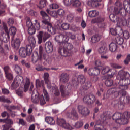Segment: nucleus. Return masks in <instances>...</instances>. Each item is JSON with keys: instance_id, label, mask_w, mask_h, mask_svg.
<instances>
[{"instance_id": "1", "label": "nucleus", "mask_w": 130, "mask_h": 130, "mask_svg": "<svg viewBox=\"0 0 130 130\" xmlns=\"http://www.w3.org/2000/svg\"><path fill=\"white\" fill-rule=\"evenodd\" d=\"M24 81V82H23ZM24 84V92H27L29 88V93H31L33 91V89H34V85L33 83H30V79L28 78H26L24 80L23 79V77L20 75H18L14 79V82L11 84V88L12 90H15V89H17V87H19L21 83Z\"/></svg>"}, {"instance_id": "2", "label": "nucleus", "mask_w": 130, "mask_h": 130, "mask_svg": "<svg viewBox=\"0 0 130 130\" xmlns=\"http://www.w3.org/2000/svg\"><path fill=\"white\" fill-rule=\"evenodd\" d=\"M130 84V79L126 78L125 79L121 80L119 82V88H112L109 90L110 92L118 94L120 97H124L126 95V91L124 90L128 89V85Z\"/></svg>"}, {"instance_id": "3", "label": "nucleus", "mask_w": 130, "mask_h": 130, "mask_svg": "<svg viewBox=\"0 0 130 130\" xmlns=\"http://www.w3.org/2000/svg\"><path fill=\"white\" fill-rule=\"evenodd\" d=\"M28 41L30 45H27L26 48L21 47L19 49V55L21 57H26L27 55H31V53H32V52L33 51V48L35 47V44H36L35 38L33 36L29 37Z\"/></svg>"}, {"instance_id": "4", "label": "nucleus", "mask_w": 130, "mask_h": 130, "mask_svg": "<svg viewBox=\"0 0 130 130\" xmlns=\"http://www.w3.org/2000/svg\"><path fill=\"white\" fill-rule=\"evenodd\" d=\"M112 118L116 123L123 125L127 124L128 119L130 118V112H124L123 114L119 112H116L113 115Z\"/></svg>"}, {"instance_id": "5", "label": "nucleus", "mask_w": 130, "mask_h": 130, "mask_svg": "<svg viewBox=\"0 0 130 130\" xmlns=\"http://www.w3.org/2000/svg\"><path fill=\"white\" fill-rule=\"evenodd\" d=\"M61 46V47L59 48L58 52L62 56H64L65 57L71 56L72 54H74V53L78 51V50L74 48V46L72 44L65 43L63 46Z\"/></svg>"}, {"instance_id": "6", "label": "nucleus", "mask_w": 130, "mask_h": 130, "mask_svg": "<svg viewBox=\"0 0 130 130\" xmlns=\"http://www.w3.org/2000/svg\"><path fill=\"white\" fill-rule=\"evenodd\" d=\"M4 30L6 32V38L0 39V52L2 53L4 52V49L1 46L3 44V42H7L8 41V39H10V34H11L12 36H15V35H16V33H17V28L14 26L10 27L9 30L7 26H5Z\"/></svg>"}, {"instance_id": "7", "label": "nucleus", "mask_w": 130, "mask_h": 130, "mask_svg": "<svg viewBox=\"0 0 130 130\" xmlns=\"http://www.w3.org/2000/svg\"><path fill=\"white\" fill-rule=\"evenodd\" d=\"M40 14L44 20L42 21V23L45 24V25H47V30L49 32V33L54 35V34L56 33V29L53 27L52 25L50 24V17H49L48 15L43 11H41L40 12Z\"/></svg>"}, {"instance_id": "8", "label": "nucleus", "mask_w": 130, "mask_h": 130, "mask_svg": "<svg viewBox=\"0 0 130 130\" xmlns=\"http://www.w3.org/2000/svg\"><path fill=\"white\" fill-rule=\"evenodd\" d=\"M57 124L58 125H59V126H61V127L64 128L65 129H73V127H72V126H71L70 124L67 123V122H66V120H64V119L63 118H57Z\"/></svg>"}, {"instance_id": "9", "label": "nucleus", "mask_w": 130, "mask_h": 130, "mask_svg": "<svg viewBox=\"0 0 130 130\" xmlns=\"http://www.w3.org/2000/svg\"><path fill=\"white\" fill-rule=\"evenodd\" d=\"M78 112L82 116H88L90 114V110L85 106L79 105L77 106Z\"/></svg>"}, {"instance_id": "10", "label": "nucleus", "mask_w": 130, "mask_h": 130, "mask_svg": "<svg viewBox=\"0 0 130 130\" xmlns=\"http://www.w3.org/2000/svg\"><path fill=\"white\" fill-rule=\"evenodd\" d=\"M102 74L103 75H107L108 78H111L114 77L116 72L115 71H112V69L110 67L108 66H105L102 70Z\"/></svg>"}, {"instance_id": "11", "label": "nucleus", "mask_w": 130, "mask_h": 130, "mask_svg": "<svg viewBox=\"0 0 130 130\" xmlns=\"http://www.w3.org/2000/svg\"><path fill=\"white\" fill-rule=\"evenodd\" d=\"M83 100L84 103L87 105H92L94 102H95L96 105H98V107L102 105L101 102L96 98H83Z\"/></svg>"}, {"instance_id": "12", "label": "nucleus", "mask_w": 130, "mask_h": 130, "mask_svg": "<svg viewBox=\"0 0 130 130\" xmlns=\"http://www.w3.org/2000/svg\"><path fill=\"white\" fill-rule=\"evenodd\" d=\"M55 40L58 43H60L61 46H63L67 41V36L64 34H61L55 36Z\"/></svg>"}, {"instance_id": "13", "label": "nucleus", "mask_w": 130, "mask_h": 130, "mask_svg": "<svg viewBox=\"0 0 130 130\" xmlns=\"http://www.w3.org/2000/svg\"><path fill=\"white\" fill-rule=\"evenodd\" d=\"M72 90V85H68L67 87L63 85L60 86V91L61 92V94L62 97H66V96H68L69 94V92L67 93V91H71Z\"/></svg>"}, {"instance_id": "14", "label": "nucleus", "mask_w": 130, "mask_h": 130, "mask_svg": "<svg viewBox=\"0 0 130 130\" xmlns=\"http://www.w3.org/2000/svg\"><path fill=\"white\" fill-rule=\"evenodd\" d=\"M127 77H129V73L123 70H120L117 76V80H119V81L124 80L126 79Z\"/></svg>"}, {"instance_id": "15", "label": "nucleus", "mask_w": 130, "mask_h": 130, "mask_svg": "<svg viewBox=\"0 0 130 130\" xmlns=\"http://www.w3.org/2000/svg\"><path fill=\"white\" fill-rule=\"evenodd\" d=\"M45 49L47 53H51L53 51V45L51 42L48 41L45 44Z\"/></svg>"}, {"instance_id": "16", "label": "nucleus", "mask_w": 130, "mask_h": 130, "mask_svg": "<svg viewBox=\"0 0 130 130\" xmlns=\"http://www.w3.org/2000/svg\"><path fill=\"white\" fill-rule=\"evenodd\" d=\"M69 118L72 120H78L79 119V115L77 111L75 109H72L69 115Z\"/></svg>"}, {"instance_id": "17", "label": "nucleus", "mask_w": 130, "mask_h": 130, "mask_svg": "<svg viewBox=\"0 0 130 130\" xmlns=\"http://www.w3.org/2000/svg\"><path fill=\"white\" fill-rule=\"evenodd\" d=\"M70 80V76L68 73H63L60 76V81L62 84L68 83Z\"/></svg>"}, {"instance_id": "18", "label": "nucleus", "mask_w": 130, "mask_h": 130, "mask_svg": "<svg viewBox=\"0 0 130 130\" xmlns=\"http://www.w3.org/2000/svg\"><path fill=\"white\" fill-rule=\"evenodd\" d=\"M89 76H97L100 74V70L97 68H90L88 71Z\"/></svg>"}, {"instance_id": "19", "label": "nucleus", "mask_w": 130, "mask_h": 130, "mask_svg": "<svg viewBox=\"0 0 130 130\" xmlns=\"http://www.w3.org/2000/svg\"><path fill=\"white\" fill-rule=\"evenodd\" d=\"M21 44V41L20 39H16V40L11 41V46L14 49H18L20 47Z\"/></svg>"}, {"instance_id": "20", "label": "nucleus", "mask_w": 130, "mask_h": 130, "mask_svg": "<svg viewBox=\"0 0 130 130\" xmlns=\"http://www.w3.org/2000/svg\"><path fill=\"white\" fill-rule=\"evenodd\" d=\"M118 24H120V26H127L130 28V20H126L125 18L122 20L119 18V21H118L117 25H118Z\"/></svg>"}, {"instance_id": "21", "label": "nucleus", "mask_w": 130, "mask_h": 130, "mask_svg": "<svg viewBox=\"0 0 130 130\" xmlns=\"http://www.w3.org/2000/svg\"><path fill=\"white\" fill-rule=\"evenodd\" d=\"M31 101L35 104H37V103H38L40 101L41 105H44V104L46 103V101L44 98H31Z\"/></svg>"}, {"instance_id": "22", "label": "nucleus", "mask_w": 130, "mask_h": 130, "mask_svg": "<svg viewBox=\"0 0 130 130\" xmlns=\"http://www.w3.org/2000/svg\"><path fill=\"white\" fill-rule=\"evenodd\" d=\"M107 118H108L106 115V113H104L101 115V120H98L96 121L97 125H101V124H102V123H103Z\"/></svg>"}, {"instance_id": "23", "label": "nucleus", "mask_w": 130, "mask_h": 130, "mask_svg": "<svg viewBox=\"0 0 130 130\" xmlns=\"http://www.w3.org/2000/svg\"><path fill=\"white\" fill-rule=\"evenodd\" d=\"M36 86L37 89L39 88H42V89H44L45 86H44V81L39 80V79H37L36 81Z\"/></svg>"}, {"instance_id": "24", "label": "nucleus", "mask_w": 130, "mask_h": 130, "mask_svg": "<svg viewBox=\"0 0 130 130\" xmlns=\"http://www.w3.org/2000/svg\"><path fill=\"white\" fill-rule=\"evenodd\" d=\"M98 51L100 54H105V53L107 52V47H106V45L104 44L103 46L99 48Z\"/></svg>"}, {"instance_id": "25", "label": "nucleus", "mask_w": 130, "mask_h": 130, "mask_svg": "<svg viewBox=\"0 0 130 130\" xmlns=\"http://www.w3.org/2000/svg\"><path fill=\"white\" fill-rule=\"evenodd\" d=\"M109 48L111 52H115L117 50V45L115 43H111L109 45Z\"/></svg>"}, {"instance_id": "26", "label": "nucleus", "mask_w": 130, "mask_h": 130, "mask_svg": "<svg viewBox=\"0 0 130 130\" xmlns=\"http://www.w3.org/2000/svg\"><path fill=\"white\" fill-rule=\"evenodd\" d=\"M45 120L47 123L50 124V125H53L55 123V121L53 117H46Z\"/></svg>"}, {"instance_id": "27", "label": "nucleus", "mask_w": 130, "mask_h": 130, "mask_svg": "<svg viewBox=\"0 0 130 130\" xmlns=\"http://www.w3.org/2000/svg\"><path fill=\"white\" fill-rule=\"evenodd\" d=\"M101 39V36L100 35H95L91 38V42L92 43H97Z\"/></svg>"}, {"instance_id": "28", "label": "nucleus", "mask_w": 130, "mask_h": 130, "mask_svg": "<svg viewBox=\"0 0 130 130\" xmlns=\"http://www.w3.org/2000/svg\"><path fill=\"white\" fill-rule=\"evenodd\" d=\"M77 81L78 83H80L81 84V85H83V84H84L85 82H86V78L83 75H79L78 76Z\"/></svg>"}, {"instance_id": "29", "label": "nucleus", "mask_w": 130, "mask_h": 130, "mask_svg": "<svg viewBox=\"0 0 130 130\" xmlns=\"http://www.w3.org/2000/svg\"><path fill=\"white\" fill-rule=\"evenodd\" d=\"M51 92H52L54 95H55V96H59V95H60L59 90H58V88H57L56 86L52 87L51 90Z\"/></svg>"}, {"instance_id": "30", "label": "nucleus", "mask_w": 130, "mask_h": 130, "mask_svg": "<svg viewBox=\"0 0 130 130\" xmlns=\"http://www.w3.org/2000/svg\"><path fill=\"white\" fill-rule=\"evenodd\" d=\"M98 15H99V12L96 10L90 11L88 13V16L89 17H90V18L97 17Z\"/></svg>"}, {"instance_id": "31", "label": "nucleus", "mask_w": 130, "mask_h": 130, "mask_svg": "<svg viewBox=\"0 0 130 130\" xmlns=\"http://www.w3.org/2000/svg\"><path fill=\"white\" fill-rule=\"evenodd\" d=\"M47 4V1L41 0L39 2V5L37 6L39 9H43L45 7H46V4Z\"/></svg>"}, {"instance_id": "32", "label": "nucleus", "mask_w": 130, "mask_h": 130, "mask_svg": "<svg viewBox=\"0 0 130 130\" xmlns=\"http://www.w3.org/2000/svg\"><path fill=\"white\" fill-rule=\"evenodd\" d=\"M123 6L124 7V9L126 10L127 13H130V4L129 2L127 1H125L123 2Z\"/></svg>"}, {"instance_id": "33", "label": "nucleus", "mask_w": 130, "mask_h": 130, "mask_svg": "<svg viewBox=\"0 0 130 130\" xmlns=\"http://www.w3.org/2000/svg\"><path fill=\"white\" fill-rule=\"evenodd\" d=\"M39 59V56L38 55V52H36L32 57V61L33 63H36Z\"/></svg>"}, {"instance_id": "34", "label": "nucleus", "mask_w": 130, "mask_h": 130, "mask_svg": "<svg viewBox=\"0 0 130 130\" xmlns=\"http://www.w3.org/2000/svg\"><path fill=\"white\" fill-rule=\"evenodd\" d=\"M115 41L117 44H119V45H121V44H123L124 40L123 39V38L121 37H117L115 38Z\"/></svg>"}, {"instance_id": "35", "label": "nucleus", "mask_w": 130, "mask_h": 130, "mask_svg": "<svg viewBox=\"0 0 130 130\" xmlns=\"http://www.w3.org/2000/svg\"><path fill=\"white\" fill-rule=\"evenodd\" d=\"M110 20L112 21V22H115L116 21L117 22H119V17H117L115 16V15L113 14H111L109 16Z\"/></svg>"}, {"instance_id": "36", "label": "nucleus", "mask_w": 130, "mask_h": 130, "mask_svg": "<svg viewBox=\"0 0 130 130\" xmlns=\"http://www.w3.org/2000/svg\"><path fill=\"white\" fill-rule=\"evenodd\" d=\"M46 12L48 13V14H49L50 16H52V17H53L54 18H57V12L56 11H51L49 9H47Z\"/></svg>"}, {"instance_id": "37", "label": "nucleus", "mask_w": 130, "mask_h": 130, "mask_svg": "<svg viewBox=\"0 0 130 130\" xmlns=\"http://www.w3.org/2000/svg\"><path fill=\"white\" fill-rule=\"evenodd\" d=\"M13 68L15 70V71L17 74H18V75H20V74H22V69L21 67L17 64H15L13 66Z\"/></svg>"}, {"instance_id": "38", "label": "nucleus", "mask_w": 130, "mask_h": 130, "mask_svg": "<svg viewBox=\"0 0 130 130\" xmlns=\"http://www.w3.org/2000/svg\"><path fill=\"white\" fill-rule=\"evenodd\" d=\"M3 123H6L5 124H8V125L12 126V124H14V121H13V120L7 118L4 119Z\"/></svg>"}, {"instance_id": "39", "label": "nucleus", "mask_w": 130, "mask_h": 130, "mask_svg": "<svg viewBox=\"0 0 130 130\" xmlns=\"http://www.w3.org/2000/svg\"><path fill=\"white\" fill-rule=\"evenodd\" d=\"M74 0H63V4L66 7H70L73 6Z\"/></svg>"}, {"instance_id": "40", "label": "nucleus", "mask_w": 130, "mask_h": 130, "mask_svg": "<svg viewBox=\"0 0 130 130\" xmlns=\"http://www.w3.org/2000/svg\"><path fill=\"white\" fill-rule=\"evenodd\" d=\"M83 125L84 122L82 121H78L75 123V127L76 128H81Z\"/></svg>"}, {"instance_id": "41", "label": "nucleus", "mask_w": 130, "mask_h": 130, "mask_svg": "<svg viewBox=\"0 0 130 130\" xmlns=\"http://www.w3.org/2000/svg\"><path fill=\"white\" fill-rule=\"evenodd\" d=\"M43 36V32L39 31V34L37 35L38 42V43L40 44L42 42V37Z\"/></svg>"}, {"instance_id": "42", "label": "nucleus", "mask_w": 130, "mask_h": 130, "mask_svg": "<svg viewBox=\"0 0 130 130\" xmlns=\"http://www.w3.org/2000/svg\"><path fill=\"white\" fill-rule=\"evenodd\" d=\"M105 84L107 87H110L113 85V80L111 79H107L105 81Z\"/></svg>"}, {"instance_id": "43", "label": "nucleus", "mask_w": 130, "mask_h": 130, "mask_svg": "<svg viewBox=\"0 0 130 130\" xmlns=\"http://www.w3.org/2000/svg\"><path fill=\"white\" fill-rule=\"evenodd\" d=\"M116 104H118V107L119 109H122V108H123V106H124V104L119 101H116L115 102V105H116Z\"/></svg>"}, {"instance_id": "44", "label": "nucleus", "mask_w": 130, "mask_h": 130, "mask_svg": "<svg viewBox=\"0 0 130 130\" xmlns=\"http://www.w3.org/2000/svg\"><path fill=\"white\" fill-rule=\"evenodd\" d=\"M126 12L125 8H122L120 9L119 13L122 17H126Z\"/></svg>"}, {"instance_id": "45", "label": "nucleus", "mask_w": 130, "mask_h": 130, "mask_svg": "<svg viewBox=\"0 0 130 130\" xmlns=\"http://www.w3.org/2000/svg\"><path fill=\"white\" fill-rule=\"evenodd\" d=\"M81 1L79 0H73V3L72 4L73 7H78L81 6Z\"/></svg>"}, {"instance_id": "46", "label": "nucleus", "mask_w": 130, "mask_h": 130, "mask_svg": "<svg viewBox=\"0 0 130 130\" xmlns=\"http://www.w3.org/2000/svg\"><path fill=\"white\" fill-rule=\"evenodd\" d=\"M99 2H101V0H91V5L93 8H95L98 7Z\"/></svg>"}, {"instance_id": "47", "label": "nucleus", "mask_w": 130, "mask_h": 130, "mask_svg": "<svg viewBox=\"0 0 130 130\" xmlns=\"http://www.w3.org/2000/svg\"><path fill=\"white\" fill-rule=\"evenodd\" d=\"M92 86V84L91 83V82L87 81L86 82L85 85L83 86V88L84 90H88L90 88V87Z\"/></svg>"}, {"instance_id": "48", "label": "nucleus", "mask_w": 130, "mask_h": 130, "mask_svg": "<svg viewBox=\"0 0 130 130\" xmlns=\"http://www.w3.org/2000/svg\"><path fill=\"white\" fill-rule=\"evenodd\" d=\"M36 29L34 28V26L28 28V32L30 34V35H33V34H35V32Z\"/></svg>"}, {"instance_id": "49", "label": "nucleus", "mask_w": 130, "mask_h": 130, "mask_svg": "<svg viewBox=\"0 0 130 130\" xmlns=\"http://www.w3.org/2000/svg\"><path fill=\"white\" fill-rule=\"evenodd\" d=\"M59 8V5L56 3H53L50 5V8L51 10H56V9H58Z\"/></svg>"}, {"instance_id": "50", "label": "nucleus", "mask_w": 130, "mask_h": 130, "mask_svg": "<svg viewBox=\"0 0 130 130\" xmlns=\"http://www.w3.org/2000/svg\"><path fill=\"white\" fill-rule=\"evenodd\" d=\"M43 92L44 94L43 95H42L41 96V98H48L49 95H48V92H47V90L45 89V87L44 88H43Z\"/></svg>"}, {"instance_id": "51", "label": "nucleus", "mask_w": 130, "mask_h": 130, "mask_svg": "<svg viewBox=\"0 0 130 130\" xmlns=\"http://www.w3.org/2000/svg\"><path fill=\"white\" fill-rule=\"evenodd\" d=\"M67 20L70 23H72L74 21V15L73 14L70 13L67 15Z\"/></svg>"}, {"instance_id": "52", "label": "nucleus", "mask_w": 130, "mask_h": 130, "mask_svg": "<svg viewBox=\"0 0 130 130\" xmlns=\"http://www.w3.org/2000/svg\"><path fill=\"white\" fill-rule=\"evenodd\" d=\"M7 23L9 26H13L15 23V19L13 18H10L8 19Z\"/></svg>"}, {"instance_id": "53", "label": "nucleus", "mask_w": 130, "mask_h": 130, "mask_svg": "<svg viewBox=\"0 0 130 130\" xmlns=\"http://www.w3.org/2000/svg\"><path fill=\"white\" fill-rule=\"evenodd\" d=\"M123 36L125 39H129V32H128L127 30H125L123 32Z\"/></svg>"}, {"instance_id": "54", "label": "nucleus", "mask_w": 130, "mask_h": 130, "mask_svg": "<svg viewBox=\"0 0 130 130\" xmlns=\"http://www.w3.org/2000/svg\"><path fill=\"white\" fill-rule=\"evenodd\" d=\"M110 66L114 69H121V66L115 63H110Z\"/></svg>"}, {"instance_id": "55", "label": "nucleus", "mask_w": 130, "mask_h": 130, "mask_svg": "<svg viewBox=\"0 0 130 130\" xmlns=\"http://www.w3.org/2000/svg\"><path fill=\"white\" fill-rule=\"evenodd\" d=\"M57 14L60 17H63L64 16L65 12L62 9H58L57 11Z\"/></svg>"}, {"instance_id": "56", "label": "nucleus", "mask_w": 130, "mask_h": 130, "mask_svg": "<svg viewBox=\"0 0 130 130\" xmlns=\"http://www.w3.org/2000/svg\"><path fill=\"white\" fill-rule=\"evenodd\" d=\"M23 88H20L19 89L16 91V93L17 95H19V97H23V90H22Z\"/></svg>"}, {"instance_id": "57", "label": "nucleus", "mask_w": 130, "mask_h": 130, "mask_svg": "<svg viewBox=\"0 0 130 130\" xmlns=\"http://www.w3.org/2000/svg\"><path fill=\"white\" fill-rule=\"evenodd\" d=\"M61 27L63 30H69V29H70V24L68 23H63L61 24Z\"/></svg>"}, {"instance_id": "58", "label": "nucleus", "mask_w": 130, "mask_h": 130, "mask_svg": "<svg viewBox=\"0 0 130 130\" xmlns=\"http://www.w3.org/2000/svg\"><path fill=\"white\" fill-rule=\"evenodd\" d=\"M116 30H117V35H121V34H122L123 33L122 28H121L120 26H117Z\"/></svg>"}, {"instance_id": "59", "label": "nucleus", "mask_w": 130, "mask_h": 130, "mask_svg": "<svg viewBox=\"0 0 130 130\" xmlns=\"http://www.w3.org/2000/svg\"><path fill=\"white\" fill-rule=\"evenodd\" d=\"M5 77L8 79V80L13 79V74L11 72L6 73V74H5Z\"/></svg>"}, {"instance_id": "60", "label": "nucleus", "mask_w": 130, "mask_h": 130, "mask_svg": "<svg viewBox=\"0 0 130 130\" xmlns=\"http://www.w3.org/2000/svg\"><path fill=\"white\" fill-rule=\"evenodd\" d=\"M44 36H43V40L44 41H46L48 38L50 37V34L47 32H44Z\"/></svg>"}, {"instance_id": "61", "label": "nucleus", "mask_w": 130, "mask_h": 130, "mask_svg": "<svg viewBox=\"0 0 130 130\" xmlns=\"http://www.w3.org/2000/svg\"><path fill=\"white\" fill-rule=\"evenodd\" d=\"M39 97V93L37 91H34L31 94V98H38Z\"/></svg>"}, {"instance_id": "62", "label": "nucleus", "mask_w": 130, "mask_h": 130, "mask_svg": "<svg viewBox=\"0 0 130 130\" xmlns=\"http://www.w3.org/2000/svg\"><path fill=\"white\" fill-rule=\"evenodd\" d=\"M26 26L28 28H31L33 27V24L32 23V21L30 20V19H28L26 21Z\"/></svg>"}, {"instance_id": "63", "label": "nucleus", "mask_w": 130, "mask_h": 130, "mask_svg": "<svg viewBox=\"0 0 130 130\" xmlns=\"http://www.w3.org/2000/svg\"><path fill=\"white\" fill-rule=\"evenodd\" d=\"M129 62H130V54L127 55L126 59L124 60V63H125V64H128Z\"/></svg>"}, {"instance_id": "64", "label": "nucleus", "mask_w": 130, "mask_h": 130, "mask_svg": "<svg viewBox=\"0 0 130 130\" xmlns=\"http://www.w3.org/2000/svg\"><path fill=\"white\" fill-rule=\"evenodd\" d=\"M12 127V126H10V125H8V124H5L2 125V128L3 130H9L10 128Z\"/></svg>"}]
</instances>
